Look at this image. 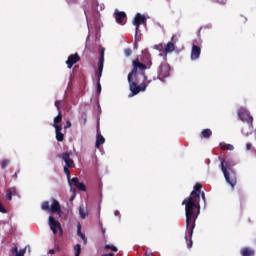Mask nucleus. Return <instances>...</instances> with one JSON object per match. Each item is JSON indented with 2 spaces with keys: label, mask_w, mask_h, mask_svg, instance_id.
<instances>
[{
  "label": "nucleus",
  "mask_w": 256,
  "mask_h": 256,
  "mask_svg": "<svg viewBox=\"0 0 256 256\" xmlns=\"http://www.w3.org/2000/svg\"><path fill=\"white\" fill-rule=\"evenodd\" d=\"M105 143V138L104 136L100 133V127H99V122L97 125V136H96V148L100 149V146Z\"/></svg>",
  "instance_id": "dca6fc26"
},
{
  "label": "nucleus",
  "mask_w": 256,
  "mask_h": 256,
  "mask_svg": "<svg viewBox=\"0 0 256 256\" xmlns=\"http://www.w3.org/2000/svg\"><path fill=\"white\" fill-rule=\"evenodd\" d=\"M201 40H193V46L191 51V59L193 61L198 60L201 55Z\"/></svg>",
  "instance_id": "6e6552de"
},
{
  "label": "nucleus",
  "mask_w": 256,
  "mask_h": 256,
  "mask_svg": "<svg viewBox=\"0 0 256 256\" xmlns=\"http://www.w3.org/2000/svg\"><path fill=\"white\" fill-rule=\"evenodd\" d=\"M71 126H72V123L70 122V120H67L66 125L64 126V129L67 130V129L71 128Z\"/></svg>",
  "instance_id": "c9c22d12"
},
{
  "label": "nucleus",
  "mask_w": 256,
  "mask_h": 256,
  "mask_svg": "<svg viewBox=\"0 0 256 256\" xmlns=\"http://www.w3.org/2000/svg\"><path fill=\"white\" fill-rule=\"evenodd\" d=\"M69 169H72V167L64 166V173L67 175V179H68L70 187H72V180H71V174H70Z\"/></svg>",
  "instance_id": "b1692460"
},
{
  "label": "nucleus",
  "mask_w": 256,
  "mask_h": 256,
  "mask_svg": "<svg viewBox=\"0 0 256 256\" xmlns=\"http://www.w3.org/2000/svg\"><path fill=\"white\" fill-rule=\"evenodd\" d=\"M114 16L117 24L124 26L127 23V14L124 11L115 9Z\"/></svg>",
  "instance_id": "9d476101"
},
{
  "label": "nucleus",
  "mask_w": 256,
  "mask_h": 256,
  "mask_svg": "<svg viewBox=\"0 0 256 256\" xmlns=\"http://www.w3.org/2000/svg\"><path fill=\"white\" fill-rule=\"evenodd\" d=\"M62 122V114H61V111L58 112V115L54 118V124H53V127L54 128H60L62 127L60 125V123Z\"/></svg>",
  "instance_id": "412c9836"
},
{
  "label": "nucleus",
  "mask_w": 256,
  "mask_h": 256,
  "mask_svg": "<svg viewBox=\"0 0 256 256\" xmlns=\"http://www.w3.org/2000/svg\"><path fill=\"white\" fill-rule=\"evenodd\" d=\"M240 255L242 256H254L255 252L254 250H252V248H242V250H240Z\"/></svg>",
  "instance_id": "6ab92c4d"
},
{
  "label": "nucleus",
  "mask_w": 256,
  "mask_h": 256,
  "mask_svg": "<svg viewBox=\"0 0 256 256\" xmlns=\"http://www.w3.org/2000/svg\"><path fill=\"white\" fill-rule=\"evenodd\" d=\"M175 38H176V35H173L171 38V41L168 42V44L166 45V47H165L166 54H169V53H172L173 51H175V43H176Z\"/></svg>",
  "instance_id": "f3484780"
},
{
  "label": "nucleus",
  "mask_w": 256,
  "mask_h": 256,
  "mask_svg": "<svg viewBox=\"0 0 256 256\" xmlns=\"http://www.w3.org/2000/svg\"><path fill=\"white\" fill-rule=\"evenodd\" d=\"M12 193L9 191V188L7 189V194H6V198L8 201H12Z\"/></svg>",
  "instance_id": "72a5a7b5"
},
{
  "label": "nucleus",
  "mask_w": 256,
  "mask_h": 256,
  "mask_svg": "<svg viewBox=\"0 0 256 256\" xmlns=\"http://www.w3.org/2000/svg\"><path fill=\"white\" fill-rule=\"evenodd\" d=\"M220 147L224 151H233L234 150V145L233 144L220 143Z\"/></svg>",
  "instance_id": "5701e85b"
},
{
  "label": "nucleus",
  "mask_w": 256,
  "mask_h": 256,
  "mask_svg": "<svg viewBox=\"0 0 256 256\" xmlns=\"http://www.w3.org/2000/svg\"><path fill=\"white\" fill-rule=\"evenodd\" d=\"M251 148H252V143L251 142L246 143V151H250Z\"/></svg>",
  "instance_id": "e433bc0d"
},
{
  "label": "nucleus",
  "mask_w": 256,
  "mask_h": 256,
  "mask_svg": "<svg viewBox=\"0 0 256 256\" xmlns=\"http://www.w3.org/2000/svg\"><path fill=\"white\" fill-rule=\"evenodd\" d=\"M9 164H10L9 159H3L2 162H1V168L5 169Z\"/></svg>",
  "instance_id": "bb28decb"
},
{
  "label": "nucleus",
  "mask_w": 256,
  "mask_h": 256,
  "mask_svg": "<svg viewBox=\"0 0 256 256\" xmlns=\"http://www.w3.org/2000/svg\"><path fill=\"white\" fill-rule=\"evenodd\" d=\"M170 65L167 64V63H163L160 65V68H159V74H158V77L160 80H163L167 77L170 76Z\"/></svg>",
  "instance_id": "f8f14e48"
},
{
  "label": "nucleus",
  "mask_w": 256,
  "mask_h": 256,
  "mask_svg": "<svg viewBox=\"0 0 256 256\" xmlns=\"http://www.w3.org/2000/svg\"><path fill=\"white\" fill-rule=\"evenodd\" d=\"M142 76L144 80L141 84L136 85L135 83H132V89L134 91V95H138L140 92H145L147 87L152 83V80L148 79L146 72H143Z\"/></svg>",
  "instance_id": "39448f33"
},
{
  "label": "nucleus",
  "mask_w": 256,
  "mask_h": 256,
  "mask_svg": "<svg viewBox=\"0 0 256 256\" xmlns=\"http://www.w3.org/2000/svg\"><path fill=\"white\" fill-rule=\"evenodd\" d=\"M134 48H135L136 50L138 49V44H137V42H135Z\"/></svg>",
  "instance_id": "de8ad7c7"
},
{
  "label": "nucleus",
  "mask_w": 256,
  "mask_h": 256,
  "mask_svg": "<svg viewBox=\"0 0 256 256\" xmlns=\"http://www.w3.org/2000/svg\"><path fill=\"white\" fill-rule=\"evenodd\" d=\"M71 182L76 186L80 191H86V186L83 182H79L78 178H72Z\"/></svg>",
  "instance_id": "a211bd4d"
},
{
  "label": "nucleus",
  "mask_w": 256,
  "mask_h": 256,
  "mask_svg": "<svg viewBox=\"0 0 256 256\" xmlns=\"http://www.w3.org/2000/svg\"><path fill=\"white\" fill-rule=\"evenodd\" d=\"M115 216H117V217H120V216H121L119 210H115Z\"/></svg>",
  "instance_id": "79ce46f5"
},
{
  "label": "nucleus",
  "mask_w": 256,
  "mask_h": 256,
  "mask_svg": "<svg viewBox=\"0 0 256 256\" xmlns=\"http://www.w3.org/2000/svg\"><path fill=\"white\" fill-rule=\"evenodd\" d=\"M105 249H110L113 252H117L118 248H116V246H112L111 244H106Z\"/></svg>",
  "instance_id": "cd10ccee"
},
{
  "label": "nucleus",
  "mask_w": 256,
  "mask_h": 256,
  "mask_svg": "<svg viewBox=\"0 0 256 256\" xmlns=\"http://www.w3.org/2000/svg\"><path fill=\"white\" fill-rule=\"evenodd\" d=\"M51 202H52L51 206L48 200H46L45 202H42L41 209L43 211H48L55 214H61V206L58 200H55V198H51Z\"/></svg>",
  "instance_id": "20e7f679"
},
{
  "label": "nucleus",
  "mask_w": 256,
  "mask_h": 256,
  "mask_svg": "<svg viewBox=\"0 0 256 256\" xmlns=\"http://www.w3.org/2000/svg\"><path fill=\"white\" fill-rule=\"evenodd\" d=\"M221 161V170L224 174V177L229 185H231L232 190H234L237 185V176L233 170L235 166V162L232 159H226L224 157H220Z\"/></svg>",
  "instance_id": "f03ea898"
},
{
  "label": "nucleus",
  "mask_w": 256,
  "mask_h": 256,
  "mask_svg": "<svg viewBox=\"0 0 256 256\" xmlns=\"http://www.w3.org/2000/svg\"><path fill=\"white\" fill-rule=\"evenodd\" d=\"M77 235L81 237V239L84 241L85 244L87 243V238L85 234H82V232L80 231V232H77Z\"/></svg>",
  "instance_id": "c756f323"
},
{
  "label": "nucleus",
  "mask_w": 256,
  "mask_h": 256,
  "mask_svg": "<svg viewBox=\"0 0 256 256\" xmlns=\"http://www.w3.org/2000/svg\"><path fill=\"white\" fill-rule=\"evenodd\" d=\"M238 21L242 24H245L247 22V18L243 15H240V17H238Z\"/></svg>",
  "instance_id": "c85d7f7f"
},
{
  "label": "nucleus",
  "mask_w": 256,
  "mask_h": 256,
  "mask_svg": "<svg viewBox=\"0 0 256 256\" xmlns=\"http://www.w3.org/2000/svg\"><path fill=\"white\" fill-rule=\"evenodd\" d=\"M71 191L73 192V196L71 197L70 201H73L76 197V194H75V190H72V188H71Z\"/></svg>",
  "instance_id": "a19ab883"
},
{
  "label": "nucleus",
  "mask_w": 256,
  "mask_h": 256,
  "mask_svg": "<svg viewBox=\"0 0 256 256\" xmlns=\"http://www.w3.org/2000/svg\"><path fill=\"white\" fill-rule=\"evenodd\" d=\"M139 74H140L139 72H136L135 74H133L132 77H131V80H130L129 74H128L129 89L131 91V94H129V97L136 96V94H134L132 84H135L136 86H139L138 85Z\"/></svg>",
  "instance_id": "4468645a"
},
{
  "label": "nucleus",
  "mask_w": 256,
  "mask_h": 256,
  "mask_svg": "<svg viewBox=\"0 0 256 256\" xmlns=\"http://www.w3.org/2000/svg\"><path fill=\"white\" fill-rule=\"evenodd\" d=\"M49 253H50L51 255H53V254L55 253V251H54V250H50Z\"/></svg>",
  "instance_id": "09e8293b"
},
{
  "label": "nucleus",
  "mask_w": 256,
  "mask_h": 256,
  "mask_svg": "<svg viewBox=\"0 0 256 256\" xmlns=\"http://www.w3.org/2000/svg\"><path fill=\"white\" fill-rule=\"evenodd\" d=\"M15 177L17 178V174H15Z\"/></svg>",
  "instance_id": "603ef678"
},
{
  "label": "nucleus",
  "mask_w": 256,
  "mask_h": 256,
  "mask_svg": "<svg viewBox=\"0 0 256 256\" xmlns=\"http://www.w3.org/2000/svg\"><path fill=\"white\" fill-rule=\"evenodd\" d=\"M74 250H75V256H80L81 254V244H76V246H74Z\"/></svg>",
  "instance_id": "a878e982"
},
{
  "label": "nucleus",
  "mask_w": 256,
  "mask_h": 256,
  "mask_svg": "<svg viewBox=\"0 0 256 256\" xmlns=\"http://www.w3.org/2000/svg\"><path fill=\"white\" fill-rule=\"evenodd\" d=\"M133 69L131 72H129V81L131 80V77L136 74L137 72L143 75L147 69H150L152 62L149 63V66L139 61V59L133 60Z\"/></svg>",
  "instance_id": "7ed1b4c3"
},
{
  "label": "nucleus",
  "mask_w": 256,
  "mask_h": 256,
  "mask_svg": "<svg viewBox=\"0 0 256 256\" xmlns=\"http://www.w3.org/2000/svg\"><path fill=\"white\" fill-rule=\"evenodd\" d=\"M79 214L82 219H85L88 216L87 210L84 208V206H80L79 208Z\"/></svg>",
  "instance_id": "393cba45"
},
{
  "label": "nucleus",
  "mask_w": 256,
  "mask_h": 256,
  "mask_svg": "<svg viewBox=\"0 0 256 256\" xmlns=\"http://www.w3.org/2000/svg\"><path fill=\"white\" fill-rule=\"evenodd\" d=\"M59 104H60V101L57 100V101L55 102V106H56L58 112H61V111H60V106H59Z\"/></svg>",
  "instance_id": "58836bf2"
},
{
  "label": "nucleus",
  "mask_w": 256,
  "mask_h": 256,
  "mask_svg": "<svg viewBox=\"0 0 256 256\" xmlns=\"http://www.w3.org/2000/svg\"><path fill=\"white\" fill-rule=\"evenodd\" d=\"M81 60L80 56L78 55V53L75 54H71L68 57V60L66 61V65L68 67V69H71L76 63H78Z\"/></svg>",
  "instance_id": "2eb2a0df"
},
{
  "label": "nucleus",
  "mask_w": 256,
  "mask_h": 256,
  "mask_svg": "<svg viewBox=\"0 0 256 256\" xmlns=\"http://www.w3.org/2000/svg\"><path fill=\"white\" fill-rule=\"evenodd\" d=\"M124 53H125L126 57H130L132 55V49L131 48H126L124 50Z\"/></svg>",
  "instance_id": "7c9ffc66"
},
{
  "label": "nucleus",
  "mask_w": 256,
  "mask_h": 256,
  "mask_svg": "<svg viewBox=\"0 0 256 256\" xmlns=\"http://www.w3.org/2000/svg\"><path fill=\"white\" fill-rule=\"evenodd\" d=\"M80 231H81V224H78V226H77V232L80 233Z\"/></svg>",
  "instance_id": "a18cd8bd"
},
{
  "label": "nucleus",
  "mask_w": 256,
  "mask_h": 256,
  "mask_svg": "<svg viewBox=\"0 0 256 256\" xmlns=\"http://www.w3.org/2000/svg\"><path fill=\"white\" fill-rule=\"evenodd\" d=\"M202 184L200 182H197L194 186V190L191 192L190 196L185 198L183 200L182 205L185 206V213H186V242L187 247L190 249L193 245L192 236L194 233V229L196 227V220L198 219V216L200 215L201 206H200V200L201 197L206 204V196L205 192H201Z\"/></svg>",
  "instance_id": "f257e3e1"
},
{
  "label": "nucleus",
  "mask_w": 256,
  "mask_h": 256,
  "mask_svg": "<svg viewBox=\"0 0 256 256\" xmlns=\"http://www.w3.org/2000/svg\"><path fill=\"white\" fill-rule=\"evenodd\" d=\"M101 91H102L101 83L100 81H97V94L100 95Z\"/></svg>",
  "instance_id": "2f4dec72"
},
{
  "label": "nucleus",
  "mask_w": 256,
  "mask_h": 256,
  "mask_svg": "<svg viewBox=\"0 0 256 256\" xmlns=\"http://www.w3.org/2000/svg\"><path fill=\"white\" fill-rule=\"evenodd\" d=\"M9 191L12 193L13 196H17L18 195V192H17V189L15 187L13 188H8Z\"/></svg>",
  "instance_id": "473e14b6"
},
{
  "label": "nucleus",
  "mask_w": 256,
  "mask_h": 256,
  "mask_svg": "<svg viewBox=\"0 0 256 256\" xmlns=\"http://www.w3.org/2000/svg\"><path fill=\"white\" fill-rule=\"evenodd\" d=\"M25 250H21L20 252L16 253V256H24Z\"/></svg>",
  "instance_id": "ea45409f"
},
{
  "label": "nucleus",
  "mask_w": 256,
  "mask_h": 256,
  "mask_svg": "<svg viewBox=\"0 0 256 256\" xmlns=\"http://www.w3.org/2000/svg\"><path fill=\"white\" fill-rule=\"evenodd\" d=\"M212 130L210 128L203 129L201 132V138L208 139L212 136Z\"/></svg>",
  "instance_id": "4be33fe9"
},
{
  "label": "nucleus",
  "mask_w": 256,
  "mask_h": 256,
  "mask_svg": "<svg viewBox=\"0 0 256 256\" xmlns=\"http://www.w3.org/2000/svg\"><path fill=\"white\" fill-rule=\"evenodd\" d=\"M147 19L141 13H137L133 20V25L136 27V37L139 32V28L141 24H146Z\"/></svg>",
  "instance_id": "ddd939ff"
},
{
  "label": "nucleus",
  "mask_w": 256,
  "mask_h": 256,
  "mask_svg": "<svg viewBox=\"0 0 256 256\" xmlns=\"http://www.w3.org/2000/svg\"><path fill=\"white\" fill-rule=\"evenodd\" d=\"M106 230L105 228H102V233L105 234Z\"/></svg>",
  "instance_id": "3c124183"
},
{
  "label": "nucleus",
  "mask_w": 256,
  "mask_h": 256,
  "mask_svg": "<svg viewBox=\"0 0 256 256\" xmlns=\"http://www.w3.org/2000/svg\"><path fill=\"white\" fill-rule=\"evenodd\" d=\"M72 152L66 151L57 155L58 158L64 160L65 167L75 168L74 160L71 158Z\"/></svg>",
  "instance_id": "0eeeda50"
},
{
  "label": "nucleus",
  "mask_w": 256,
  "mask_h": 256,
  "mask_svg": "<svg viewBox=\"0 0 256 256\" xmlns=\"http://www.w3.org/2000/svg\"><path fill=\"white\" fill-rule=\"evenodd\" d=\"M61 131H62V127H56L55 128L56 139H57L58 142H63L64 141V134Z\"/></svg>",
  "instance_id": "aec40b11"
},
{
  "label": "nucleus",
  "mask_w": 256,
  "mask_h": 256,
  "mask_svg": "<svg viewBox=\"0 0 256 256\" xmlns=\"http://www.w3.org/2000/svg\"><path fill=\"white\" fill-rule=\"evenodd\" d=\"M104 56H105V48H102L101 53H100L99 63H98V70L96 72V76L98 78L97 82H100L101 77H102L104 60H105Z\"/></svg>",
  "instance_id": "9b49d317"
},
{
  "label": "nucleus",
  "mask_w": 256,
  "mask_h": 256,
  "mask_svg": "<svg viewBox=\"0 0 256 256\" xmlns=\"http://www.w3.org/2000/svg\"><path fill=\"white\" fill-rule=\"evenodd\" d=\"M0 213H3V214L7 213V210H6V208H4L2 202H0Z\"/></svg>",
  "instance_id": "f704fd0d"
},
{
  "label": "nucleus",
  "mask_w": 256,
  "mask_h": 256,
  "mask_svg": "<svg viewBox=\"0 0 256 256\" xmlns=\"http://www.w3.org/2000/svg\"><path fill=\"white\" fill-rule=\"evenodd\" d=\"M220 4H226L227 0H218Z\"/></svg>",
  "instance_id": "c03bdc74"
},
{
  "label": "nucleus",
  "mask_w": 256,
  "mask_h": 256,
  "mask_svg": "<svg viewBox=\"0 0 256 256\" xmlns=\"http://www.w3.org/2000/svg\"><path fill=\"white\" fill-rule=\"evenodd\" d=\"M49 226L54 235H56L58 233V231L61 236L63 235V230H62L60 222H58V220H55V218H53V216H49Z\"/></svg>",
  "instance_id": "1a4fd4ad"
},
{
  "label": "nucleus",
  "mask_w": 256,
  "mask_h": 256,
  "mask_svg": "<svg viewBox=\"0 0 256 256\" xmlns=\"http://www.w3.org/2000/svg\"><path fill=\"white\" fill-rule=\"evenodd\" d=\"M238 118L244 123H248V127L253 128V116L246 109H238Z\"/></svg>",
  "instance_id": "423d86ee"
},
{
  "label": "nucleus",
  "mask_w": 256,
  "mask_h": 256,
  "mask_svg": "<svg viewBox=\"0 0 256 256\" xmlns=\"http://www.w3.org/2000/svg\"><path fill=\"white\" fill-rule=\"evenodd\" d=\"M13 253H16V254L19 253L17 246H14V248H13Z\"/></svg>",
  "instance_id": "37998d69"
},
{
  "label": "nucleus",
  "mask_w": 256,
  "mask_h": 256,
  "mask_svg": "<svg viewBox=\"0 0 256 256\" xmlns=\"http://www.w3.org/2000/svg\"><path fill=\"white\" fill-rule=\"evenodd\" d=\"M206 29H207V27H206V26H202V27H200V29H199V31H198V37H200V36H201V31L206 30Z\"/></svg>",
  "instance_id": "4c0bfd02"
},
{
  "label": "nucleus",
  "mask_w": 256,
  "mask_h": 256,
  "mask_svg": "<svg viewBox=\"0 0 256 256\" xmlns=\"http://www.w3.org/2000/svg\"><path fill=\"white\" fill-rule=\"evenodd\" d=\"M84 13H85L86 18L88 19V10H86L85 8H84Z\"/></svg>",
  "instance_id": "49530a36"
},
{
  "label": "nucleus",
  "mask_w": 256,
  "mask_h": 256,
  "mask_svg": "<svg viewBox=\"0 0 256 256\" xmlns=\"http://www.w3.org/2000/svg\"><path fill=\"white\" fill-rule=\"evenodd\" d=\"M103 256H114V254L109 253V254H106V255H103Z\"/></svg>",
  "instance_id": "8fccbe9b"
}]
</instances>
